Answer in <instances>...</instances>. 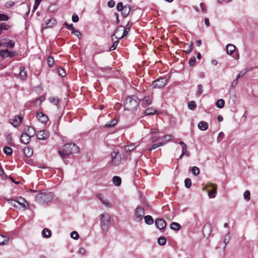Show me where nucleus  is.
I'll return each mask as SVG.
<instances>
[{"mask_svg": "<svg viewBox=\"0 0 258 258\" xmlns=\"http://www.w3.org/2000/svg\"><path fill=\"white\" fill-rule=\"evenodd\" d=\"M58 154L62 158H65L72 154L79 152V148L74 143L64 144L62 150L58 151Z\"/></svg>", "mask_w": 258, "mask_h": 258, "instance_id": "nucleus-1", "label": "nucleus"}, {"mask_svg": "<svg viewBox=\"0 0 258 258\" xmlns=\"http://www.w3.org/2000/svg\"><path fill=\"white\" fill-rule=\"evenodd\" d=\"M140 100L136 95L126 97L124 101V107L126 110L133 111L137 109L139 106Z\"/></svg>", "mask_w": 258, "mask_h": 258, "instance_id": "nucleus-2", "label": "nucleus"}, {"mask_svg": "<svg viewBox=\"0 0 258 258\" xmlns=\"http://www.w3.org/2000/svg\"><path fill=\"white\" fill-rule=\"evenodd\" d=\"M102 230L106 232L111 224V218L107 213H103L99 216Z\"/></svg>", "mask_w": 258, "mask_h": 258, "instance_id": "nucleus-3", "label": "nucleus"}, {"mask_svg": "<svg viewBox=\"0 0 258 258\" xmlns=\"http://www.w3.org/2000/svg\"><path fill=\"white\" fill-rule=\"evenodd\" d=\"M53 195L51 192H42L36 196V200L39 203H47L52 200Z\"/></svg>", "mask_w": 258, "mask_h": 258, "instance_id": "nucleus-4", "label": "nucleus"}, {"mask_svg": "<svg viewBox=\"0 0 258 258\" xmlns=\"http://www.w3.org/2000/svg\"><path fill=\"white\" fill-rule=\"evenodd\" d=\"M111 160L108 163L109 167H116L118 166L121 161V155L118 154V151H114L111 153Z\"/></svg>", "mask_w": 258, "mask_h": 258, "instance_id": "nucleus-5", "label": "nucleus"}, {"mask_svg": "<svg viewBox=\"0 0 258 258\" xmlns=\"http://www.w3.org/2000/svg\"><path fill=\"white\" fill-rule=\"evenodd\" d=\"M133 23L131 22H128L127 25H126L125 28L123 27L122 26H119L118 27H117L114 31V35H118V32H123L122 34L120 36H118V38L121 39L123 38L124 37L126 36L131 29V27L132 26Z\"/></svg>", "mask_w": 258, "mask_h": 258, "instance_id": "nucleus-6", "label": "nucleus"}, {"mask_svg": "<svg viewBox=\"0 0 258 258\" xmlns=\"http://www.w3.org/2000/svg\"><path fill=\"white\" fill-rule=\"evenodd\" d=\"M145 215L144 208L138 206L135 211L134 214V220L137 222H141Z\"/></svg>", "mask_w": 258, "mask_h": 258, "instance_id": "nucleus-7", "label": "nucleus"}, {"mask_svg": "<svg viewBox=\"0 0 258 258\" xmlns=\"http://www.w3.org/2000/svg\"><path fill=\"white\" fill-rule=\"evenodd\" d=\"M207 186L210 188L208 190V195L210 198H214L216 197L217 193V185L213 183H208Z\"/></svg>", "mask_w": 258, "mask_h": 258, "instance_id": "nucleus-8", "label": "nucleus"}, {"mask_svg": "<svg viewBox=\"0 0 258 258\" xmlns=\"http://www.w3.org/2000/svg\"><path fill=\"white\" fill-rule=\"evenodd\" d=\"M167 80L165 78H160L154 81L152 84L154 88H160L163 87L166 83Z\"/></svg>", "mask_w": 258, "mask_h": 258, "instance_id": "nucleus-9", "label": "nucleus"}, {"mask_svg": "<svg viewBox=\"0 0 258 258\" xmlns=\"http://www.w3.org/2000/svg\"><path fill=\"white\" fill-rule=\"evenodd\" d=\"M96 197L99 200L101 203L106 207L110 208L111 204L109 200L102 194H97Z\"/></svg>", "mask_w": 258, "mask_h": 258, "instance_id": "nucleus-10", "label": "nucleus"}, {"mask_svg": "<svg viewBox=\"0 0 258 258\" xmlns=\"http://www.w3.org/2000/svg\"><path fill=\"white\" fill-rule=\"evenodd\" d=\"M36 136L38 140H45L49 137V133L46 130H41L36 133Z\"/></svg>", "mask_w": 258, "mask_h": 258, "instance_id": "nucleus-11", "label": "nucleus"}, {"mask_svg": "<svg viewBox=\"0 0 258 258\" xmlns=\"http://www.w3.org/2000/svg\"><path fill=\"white\" fill-rule=\"evenodd\" d=\"M36 117L38 120L43 123H46L48 120L47 115L41 112L37 113Z\"/></svg>", "mask_w": 258, "mask_h": 258, "instance_id": "nucleus-12", "label": "nucleus"}, {"mask_svg": "<svg viewBox=\"0 0 258 258\" xmlns=\"http://www.w3.org/2000/svg\"><path fill=\"white\" fill-rule=\"evenodd\" d=\"M15 55L14 52L9 51L8 49L2 50L0 51V56L3 58H5L7 57H12Z\"/></svg>", "mask_w": 258, "mask_h": 258, "instance_id": "nucleus-13", "label": "nucleus"}, {"mask_svg": "<svg viewBox=\"0 0 258 258\" xmlns=\"http://www.w3.org/2000/svg\"><path fill=\"white\" fill-rule=\"evenodd\" d=\"M56 24V21L55 19L53 18H51L47 21L45 22V24L43 25L42 28L43 29H45L47 28H52Z\"/></svg>", "mask_w": 258, "mask_h": 258, "instance_id": "nucleus-14", "label": "nucleus"}, {"mask_svg": "<svg viewBox=\"0 0 258 258\" xmlns=\"http://www.w3.org/2000/svg\"><path fill=\"white\" fill-rule=\"evenodd\" d=\"M155 225L159 229H164L166 225V222L162 219H157L155 221Z\"/></svg>", "mask_w": 258, "mask_h": 258, "instance_id": "nucleus-15", "label": "nucleus"}, {"mask_svg": "<svg viewBox=\"0 0 258 258\" xmlns=\"http://www.w3.org/2000/svg\"><path fill=\"white\" fill-rule=\"evenodd\" d=\"M16 203L19 206H21L23 208H25L26 207L28 206V204L27 201L21 197H19L16 200Z\"/></svg>", "mask_w": 258, "mask_h": 258, "instance_id": "nucleus-16", "label": "nucleus"}, {"mask_svg": "<svg viewBox=\"0 0 258 258\" xmlns=\"http://www.w3.org/2000/svg\"><path fill=\"white\" fill-rule=\"evenodd\" d=\"M22 117L20 116H16L15 118L10 121V123L14 126H19L21 122Z\"/></svg>", "mask_w": 258, "mask_h": 258, "instance_id": "nucleus-17", "label": "nucleus"}, {"mask_svg": "<svg viewBox=\"0 0 258 258\" xmlns=\"http://www.w3.org/2000/svg\"><path fill=\"white\" fill-rule=\"evenodd\" d=\"M198 127L201 131H206L208 128V124L204 121H201L198 124Z\"/></svg>", "mask_w": 258, "mask_h": 258, "instance_id": "nucleus-18", "label": "nucleus"}, {"mask_svg": "<svg viewBox=\"0 0 258 258\" xmlns=\"http://www.w3.org/2000/svg\"><path fill=\"white\" fill-rule=\"evenodd\" d=\"M31 137L26 135L25 133L23 134L20 138L21 142L24 144H27L30 141Z\"/></svg>", "mask_w": 258, "mask_h": 258, "instance_id": "nucleus-19", "label": "nucleus"}, {"mask_svg": "<svg viewBox=\"0 0 258 258\" xmlns=\"http://www.w3.org/2000/svg\"><path fill=\"white\" fill-rule=\"evenodd\" d=\"M25 134L31 138L35 135V130L34 127L29 126L25 130Z\"/></svg>", "mask_w": 258, "mask_h": 258, "instance_id": "nucleus-20", "label": "nucleus"}, {"mask_svg": "<svg viewBox=\"0 0 258 258\" xmlns=\"http://www.w3.org/2000/svg\"><path fill=\"white\" fill-rule=\"evenodd\" d=\"M131 11V8L129 5H125L124 6L123 9L121 10V15L123 17H127Z\"/></svg>", "mask_w": 258, "mask_h": 258, "instance_id": "nucleus-21", "label": "nucleus"}, {"mask_svg": "<svg viewBox=\"0 0 258 258\" xmlns=\"http://www.w3.org/2000/svg\"><path fill=\"white\" fill-rule=\"evenodd\" d=\"M19 78L21 80H26L27 79V73L25 71V68L21 67L20 68Z\"/></svg>", "mask_w": 258, "mask_h": 258, "instance_id": "nucleus-22", "label": "nucleus"}, {"mask_svg": "<svg viewBox=\"0 0 258 258\" xmlns=\"http://www.w3.org/2000/svg\"><path fill=\"white\" fill-rule=\"evenodd\" d=\"M24 153L26 157L29 158L33 155V150L28 147H26L24 149Z\"/></svg>", "mask_w": 258, "mask_h": 258, "instance_id": "nucleus-23", "label": "nucleus"}, {"mask_svg": "<svg viewBox=\"0 0 258 258\" xmlns=\"http://www.w3.org/2000/svg\"><path fill=\"white\" fill-rule=\"evenodd\" d=\"M235 50V46L232 44H228L226 46L227 52L228 54H231Z\"/></svg>", "mask_w": 258, "mask_h": 258, "instance_id": "nucleus-24", "label": "nucleus"}, {"mask_svg": "<svg viewBox=\"0 0 258 258\" xmlns=\"http://www.w3.org/2000/svg\"><path fill=\"white\" fill-rule=\"evenodd\" d=\"M9 241V238L5 235L0 234V245L7 244Z\"/></svg>", "mask_w": 258, "mask_h": 258, "instance_id": "nucleus-25", "label": "nucleus"}, {"mask_svg": "<svg viewBox=\"0 0 258 258\" xmlns=\"http://www.w3.org/2000/svg\"><path fill=\"white\" fill-rule=\"evenodd\" d=\"M112 182L116 186H119L121 183V178L117 176H115L112 178Z\"/></svg>", "mask_w": 258, "mask_h": 258, "instance_id": "nucleus-26", "label": "nucleus"}, {"mask_svg": "<svg viewBox=\"0 0 258 258\" xmlns=\"http://www.w3.org/2000/svg\"><path fill=\"white\" fill-rule=\"evenodd\" d=\"M156 110L154 108L152 107H149L146 109L145 111V115H153L156 113Z\"/></svg>", "mask_w": 258, "mask_h": 258, "instance_id": "nucleus-27", "label": "nucleus"}, {"mask_svg": "<svg viewBox=\"0 0 258 258\" xmlns=\"http://www.w3.org/2000/svg\"><path fill=\"white\" fill-rule=\"evenodd\" d=\"M145 222L148 225H151L154 223V220L153 218L150 216L147 215L144 217Z\"/></svg>", "mask_w": 258, "mask_h": 258, "instance_id": "nucleus-28", "label": "nucleus"}, {"mask_svg": "<svg viewBox=\"0 0 258 258\" xmlns=\"http://www.w3.org/2000/svg\"><path fill=\"white\" fill-rule=\"evenodd\" d=\"M170 227L171 229L174 230H180L181 228L180 225L176 222H172L171 223L170 225Z\"/></svg>", "mask_w": 258, "mask_h": 258, "instance_id": "nucleus-29", "label": "nucleus"}, {"mask_svg": "<svg viewBox=\"0 0 258 258\" xmlns=\"http://www.w3.org/2000/svg\"><path fill=\"white\" fill-rule=\"evenodd\" d=\"M42 235L45 238H49L51 235V232L47 228H44L42 231Z\"/></svg>", "mask_w": 258, "mask_h": 258, "instance_id": "nucleus-30", "label": "nucleus"}, {"mask_svg": "<svg viewBox=\"0 0 258 258\" xmlns=\"http://www.w3.org/2000/svg\"><path fill=\"white\" fill-rule=\"evenodd\" d=\"M117 122V121L116 119L114 118L113 119H112L111 121H110L109 122L106 123L105 125H104V127H112L113 126H114Z\"/></svg>", "mask_w": 258, "mask_h": 258, "instance_id": "nucleus-31", "label": "nucleus"}, {"mask_svg": "<svg viewBox=\"0 0 258 258\" xmlns=\"http://www.w3.org/2000/svg\"><path fill=\"white\" fill-rule=\"evenodd\" d=\"M3 46H6L7 47L12 48L15 46V43L12 40H9L8 42H3Z\"/></svg>", "mask_w": 258, "mask_h": 258, "instance_id": "nucleus-32", "label": "nucleus"}, {"mask_svg": "<svg viewBox=\"0 0 258 258\" xmlns=\"http://www.w3.org/2000/svg\"><path fill=\"white\" fill-rule=\"evenodd\" d=\"M224 104L225 102L224 100L222 99H220L217 101L216 105L217 108H222L224 106Z\"/></svg>", "mask_w": 258, "mask_h": 258, "instance_id": "nucleus-33", "label": "nucleus"}, {"mask_svg": "<svg viewBox=\"0 0 258 258\" xmlns=\"http://www.w3.org/2000/svg\"><path fill=\"white\" fill-rule=\"evenodd\" d=\"M164 144H165V143H163V142H159V143H156V144H154L148 150H149V151H152L153 150H154V149H156L157 148H158L159 147L162 146L164 145Z\"/></svg>", "mask_w": 258, "mask_h": 258, "instance_id": "nucleus-34", "label": "nucleus"}, {"mask_svg": "<svg viewBox=\"0 0 258 258\" xmlns=\"http://www.w3.org/2000/svg\"><path fill=\"white\" fill-rule=\"evenodd\" d=\"M4 152L7 155H11L12 154L13 150L11 148L9 147H5L4 148Z\"/></svg>", "mask_w": 258, "mask_h": 258, "instance_id": "nucleus-35", "label": "nucleus"}, {"mask_svg": "<svg viewBox=\"0 0 258 258\" xmlns=\"http://www.w3.org/2000/svg\"><path fill=\"white\" fill-rule=\"evenodd\" d=\"M143 102L146 105H149L151 103V99L149 96H145L143 99Z\"/></svg>", "mask_w": 258, "mask_h": 258, "instance_id": "nucleus-36", "label": "nucleus"}, {"mask_svg": "<svg viewBox=\"0 0 258 258\" xmlns=\"http://www.w3.org/2000/svg\"><path fill=\"white\" fill-rule=\"evenodd\" d=\"M10 28V26L5 23H0V30L1 32H2V31L3 30H8Z\"/></svg>", "mask_w": 258, "mask_h": 258, "instance_id": "nucleus-37", "label": "nucleus"}, {"mask_svg": "<svg viewBox=\"0 0 258 258\" xmlns=\"http://www.w3.org/2000/svg\"><path fill=\"white\" fill-rule=\"evenodd\" d=\"M49 101L53 104L57 105L58 103L59 100L56 97H50L49 98Z\"/></svg>", "mask_w": 258, "mask_h": 258, "instance_id": "nucleus-38", "label": "nucleus"}, {"mask_svg": "<svg viewBox=\"0 0 258 258\" xmlns=\"http://www.w3.org/2000/svg\"><path fill=\"white\" fill-rule=\"evenodd\" d=\"M158 243L160 245H164L166 243V238L161 236L158 239Z\"/></svg>", "mask_w": 258, "mask_h": 258, "instance_id": "nucleus-39", "label": "nucleus"}, {"mask_svg": "<svg viewBox=\"0 0 258 258\" xmlns=\"http://www.w3.org/2000/svg\"><path fill=\"white\" fill-rule=\"evenodd\" d=\"M8 204L12 207L17 208L18 207V205L16 203V200H8Z\"/></svg>", "mask_w": 258, "mask_h": 258, "instance_id": "nucleus-40", "label": "nucleus"}, {"mask_svg": "<svg viewBox=\"0 0 258 258\" xmlns=\"http://www.w3.org/2000/svg\"><path fill=\"white\" fill-rule=\"evenodd\" d=\"M229 233L228 232L226 235L225 236L224 239H223V242L225 244V245H224V248L226 247L227 244L228 243L230 239V237L229 236Z\"/></svg>", "mask_w": 258, "mask_h": 258, "instance_id": "nucleus-41", "label": "nucleus"}, {"mask_svg": "<svg viewBox=\"0 0 258 258\" xmlns=\"http://www.w3.org/2000/svg\"><path fill=\"white\" fill-rule=\"evenodd\" d=\"M191 172L195 175H197L200 173V169L196 166H194L191 168Z\"/></svg>", "mask_w": 258, "mask_h": 258, "instance_id": "nucleus-42", "label": "nucleus"}, {"mask_svg": "<svg viewBox=\"0 0 258 258\" xmlns=\"http://www.w3.org/2000/svg\"><path fill=\"white\" fill-rule=\"evenodd\" d=\"M196 106H197V105H196L195 102L194 101H190L188 103V109H189L190 110H192V109H195L196 107Z\"/></svg>", "mask_w": 258, "mask_h": 258, "instance_id": "nucleus-43", "label": "nucleus"}, {"mask_svg": "<svg viewBox=\"0 0 258 258\" xmlns=\"http://www.w3.org/2000/svg\"><path fill=\"white\" fill-rule=\"evenodd\" d=\"M163 141H164V143L166 142L170 141L172 140V137L170 135H165L162 138Z\"/></svg>", "mask_w": 258, "mask_h": 258, "instance_id": "nucleus-44", "label": "nucleus"}, {"mask_svg": "<svg viewBox=\"0 0 258 258\" xmlns=\"http://www.w3.org/2000/svg\"><path fill=\"white\" fill-rule=\"evenodd\" d=\"M185 186L186 188H189L191 185V181L189 178H186L184 180Z\"/></svg>", "mask_w": 258, "mask_h": 258, "instance_id": "nucleus-45", "label": "nucleus"}, {"mask_svg": "<svg viewBox=\"0 0 258 258\" xmlns=\"http://www.w3.org/2000/svg\"><path fill=\"white\" fill-rule=\"evenodd\" d=\"M244 199L246 201H249L250 199V193L249 190H246L243 194Z\"/></svg>", "mask_w": 258, "mask_h": 258, "instance_id": "nucleus-46", "label": "nucleus"}, {"mask_svg": "<svg viewBox=\"0 0 258 258\" xmlns=\"http://www.w3.org/2000/svg\"><path fill=\"white\" fill-rule=\"evenodd\" d=\"M135 148V146L134 144H131L130 145L127 146L125 147V150L126 152H130L133 150Z\"/></svg>", "mask_w": 258, "mask_h": 258, "instance_id": "nucleus-47", "label": "nucleus"}, {"mask_svg": "<svg viewBox=\"0 0 258 258\" xmlns=\"http://www.w3.org/2000/svg\"><path fill=\"white\" fill-rule=\"evenodd\" d=\"M47 63L49 67H52L54 63V59L51 56H48L47 58Z\"/></svg>", "mask_w": 258, "mask_h": 258, "instance_id": "nucleus-48", "label": "nucleus"}, {"mask_svg": "<svg viewBox=\"0 0 258 258\" xmlns=\"http://www.w3.org/2000/svg\"><path fill=\"white\" fill-rule=\"evenodd\" d=\"M71 237L73 239L77 240V239H78L79 238V234H78V232L74 231H73L71 233Z\"/></svg>", "mask_w": 258, "mask_h": 258, "instance_id": "nucleus-49", "label": "nucleus"}, {"mask_svg": "<svg viewBox=\"0 0 258 258\" xmlns=\"http://www.w3.org/2000/svg\"><path fill=\"white\" fill-rule=\"evenodd\" d=\"M45 99V98L43 96L40 97V98L36 99L35 101V104L36 105H39Z\"/></svg>", "mask_w": 258, "mask_h": 258, "instance_id": "nucleus-50", "label": "nucleus"}, {"mask_svg": "<svg viewBox=\"0 0 258 258\" xmlns=\"http://www.w3.org/2000/svg\"><path fill=\"white\" fill-rule=\"evenodd\" d=\"M57 72L58 75L62 77H64L66 75L64 70L61 68H58Z\"/></svg>", "mask_w": 258, "mask_h": 258, "instance_id": "nucleus-51", "label": "nucleus"}, {"mask_svg": "<svg viewBox=\"0 0 258 258\" xmlns=\"http://www.w3.org/2000/svg\"><path fill=\"white\" fill-rule=\"evenodd\" d=\"M196 57L195 56H192L189 60V64L190 66H194L196 63Z\"/></svg>", "mask_w": 258, "mask_h": 258, "instance_id": "nucleus-52", "label": "nucleus"}, {"mask_svg": "<svg viewBox=\"0 0 258 258\" xmlns=\"http://www.w3.org/2000/svg\"><path fill=\"white\" fill-rule=\"evenodd\" d=\"M72 33L75 35L77 37L80 39L81 37V34L80 32L78 30H73V31H72Z\"/></svg>", "mask_w": 258, "mask_h": 258, "instance_id": "nucleus-53", "label": "nucleus"}, {"mask_svg": "<svg viewBox=\"0 0 258 258\" xmlns=\"http://www.w3.org/2000/svg\"><path fill=\"white\" fill-rule=\"evenodd\" d=\"M9 17L5 14H0V21H8Z\"/></svg>", "mask_w": 258, "mask_h": 258, "instance_id": "nucleus-54", "label": "nucleus"}, {"mask_svg": "<svg viewBox=\"0 0 258 258\" xmlns=\"http://www.w3.org/2000/svg\"><path fill=\"white\" fill-rule=\"evenodd\" d=\"M182 155H186L187 157H189L190 156L189 153L187 151V146L182 148Z\"/></svg>", "mask_w": 258, "mask_h": 258, "instance_id": "nucleus-55", "label": "nucleus"}, {"mask_svg": "<svg viewBox=\"0 0 258 258\" xmlns=\"http://www.w3.org/2000/svg\"><path fill=\"white\" fill-rule=\"evenodd\" d=\"M224 134L221 132L219 133L218 137H217V142H220L224 138Z\"/></svg>", "mask_w": 258, "mask_h": 258, "instance_id": "nucleus-56", "label": "nucleus"}, {"mask_svg": "<svg viewBox=\"0 0 258 258\" xmlns=\"http://www.w3.org/2000/svg\"><path fill=\"white\" fill-rule=\"evenodd\" d=\"M123 8H124V6H123L122 3L120 2L117 4L116 9L117 11H120L123 9Z\"/></svg>", "mask_w": 258, "mask_h": 258, "instance_id": "nucleus-57", "label": "nucleus"}, {"mask_svg": "<svg viewBox=\"0 0 258 258\" xmlns=\"http://www.w3.org/2000/svg\"><path fill=\"white\" fill-rule=\"evenodd\" d=\"M118 44V41H115L113 43L112 45L110 47V50L112 51V50H115L116 49Z\"/></svg>", "mask_w": 258, "mask_h": 258, "instance_id": "nucleus-58", "label": "nucleus"}, {"mask_svg": "<svg viewBox=\"0 0 258 258\" xmlns=\"http://www.w3.org/2000/svg\"><path fill=\"white\" fill-rule=\"evenodd\" d=\"M202 92H203V86L202 85L200 84L198 86L197 94L200 95L202 93Z\"/></svg>", "mask_w": 258, "mask_h": 258, "instance_id": "nucleus-59", "label": "nucleus"}, {"mask_svg": "<svg viewBox=\"0 0 258 258\" xmlns=\"http://www.w3.org/2000/svg\"><path fill=\"white\" fill-rule=\"evenodd\" d=\"M200 7H201V10L203 13H205L207 12V9H206L205 5L204 3H201L200 4Z\"/></svg>", "mask_w": 258, "mask_h": 258, "instance_id": "nucleus-60", "label": "nucleus"}, {"mask_svg": "<svg viewBox=\"0 0 258 258\" xmlns=\"http://www.w3.org/2000/svg\"><path fill=\"white\" fill-rule=\"evenodd\" d=\"M160 139L159 136H154L151 138V141L152 142H156L159 141Z\"/></svg>", "mask_w": 258, "mask_h": 258, "instance_id": "nucleus-61", "label": "nucleus"}, {"mask_svg": "<svg viewBox=\"0 0 258 258\" xmlns=\"http://www.w3.org/2000/svg\"><path fill=\"white\" fill-rule=\"evenodd\" d=\"M72 19V21L75 23L79 21V17L78 15L75 14L73 15Z\"/></svg>", "mask_w": 258, "mask_h": 258, "instance_id": "nucleus-62", "label": "nucleus"}, {"mask_svg": "<svg viewBox=\"0 0 258 258\" xmlns=\"http://www.w3.org/2000/svg\"><path fill=\"white\" fill-rule=\"evenodd\" d=\"M107 5L109 8H113L115 6V2L113 0H110L107 3Z\"/></svg>", "mask_w": 258, "mask_h": 258, "instance_id": "nucleus-63", "label": "nucleus"}, {"mask_svg": "<svg viewBox=\"0 0 258 258\" xmlns=\"http://www.w3.org/2000/svg\"><path fill=\"white\" fill-rule=\"evenodd\" d=\"M245 74V71H243V70H242V71H241L240 72V73L237 75V77H236V79H238L239 78L243 77L244 75Z\"/></svg>", "mask_w": 258, "mask_h": 258, "instance_id": "nucleus-64", "label": "nucleus"}]
</instances>
